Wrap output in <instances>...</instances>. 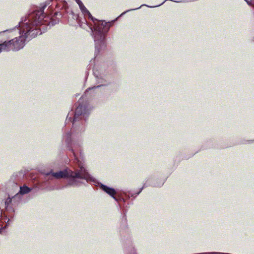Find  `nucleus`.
<instances>
[{
	"mask_svg": "<svg viewBox=\"0 0 254 254\" xmlns=\"http://www.w3.org/2000/svg\"><path fill=\"white\" fill-rule=\"evenodd\" d=\"M94 74L97 85L87 89L85 92L86 96H88L90 94V92H95L101 87L107 86L109 84V81L108 80L106 75L100 73L98 71L94 72Z\"/></svg>",
	"mask_w": 254,
	"mask_h": 254,
	"instance_id": "obj_5",
	"label": "nucleus"
},
{
	"mask_svg": "<svg viewBox=\"0 0 254 254\" xmlns=\"http://www.w3.org/2000/svg\"><path fill=\"white\" fill-rule=\"evenodd\" d=\"M99 187L102 190H103L104 191H105L109 195H110L115 200H117L116 196H115L116 194V191L114 188H110L102 184H99Z\"/></svg>",
	"mask_w": 254,
	"mask_h": 254,
	"instance_id": "obj_7",
	"label": "nucleus"
},
{
	"mask_svg": "<svg viewBox=\"0 0 254 254\" xmlns=\"http://www.w3.org/2000/svg\"><path fill=\"white\" fill-rule=\"evenodd\" d=\"M3 230L2 228H0V233L1 232L2 230Z\"/></svg>",
	"mask_w": 254,
	"mask_h": 254,
	"instance_id": "obj_19",
	"label": "nucleus"
},
{
	"mask_svg": "<svg viewBox=\"0 0 254 254\" xmlns=\"http://www.w3.org/2000/svg\"><path fill=\"white\" fill-rule=\"evenodd\" d=\"M77 4H78L80 8H81L82 7H83V6H84L81 1H80V2H78V3H77Z\"/></svg>",
	"mask_w": 254,
	"mask_h": 254,
	"instance_id": "obj_15",
	"label": "nucleus"
},
{
	"mask_svg": "<svg viewBox=\"0 0 254 254\" xmlns=\"http://www.w3.org/2000/svg\"><path fill=\"white\" fill-rule=\"evenodd\" d=\"M247 3H248V5H251V6H254V0H251L250 1L248 0H245Z\"/></svg>",
	"mask_w": 254,
	"mask_h": 254,
	"instance_id": "obj_12",
	"label": "nucleus"
},
{
	"mask_svg": "<svg viewBox=\"0 0 254 254\" xmlns=\"http://www.w3.org/2000/svg\"><path fill=\"white\" fill-rule=\"evenodd\" d=\"M77 4H78L80 8H81L82 7H83V6H84L81 1H80V2H78V3H77Z\"/></svg>",
	"mask_w": 254,
	"mask_h": 254,
	"instance_id": "obj_14",
	"label": "nucleus"
},
{
	"mask_svg": "<svg viewBox=\"0 0 254 254\" xmlns=\"http://www.w3.org/2000/svg\"><path fill=\"white\" fill-rule=\"evenodd\" d=\"M52 176L56 179L68 178L69 180L66 186L78 187L82 182L81 180H86V182L94 181V179L91 177L86 169L82 166H79L74 171L68 168L56 172L52 170L45 173L46 176Z\"/></svg>",
	"mask_w": 254,
	"mask_h": 254,
	"instance_id": "obj_2",
	"label": "nucleus"
},
{
	"mask_svg": "<svg viewBox=\"0 0 254 254\" xmlns=\"http://www.w3.org/2000/svg\"><path fill=\"white\" fill-rule=\"evenodd\" d=\"M11 198L10 197L7 198L5 202V205L7 206L10 203H11Z\"/></svg>",
	"mask_w": 254,
	"mask_h": 254,
	"instance_id": "obj_13",
	"label": "nucleus"
},
{
	"mask_svg": "<svg viewBox=\"0 0 254 254\" xmlns=\"http://www.w3.org/2000/svg\"><path fill=\"white\" fill-rule=\"evenodd\" d=\"M6 220H7V222H6V226H7L9 224V222L10 221V220L9 219H6Z\"/></svg>",
	"mask_w": 254,
	"mask_h": 254,
	"instance_id": "obj_16",
	"label": "nucleus"
},
{
	"mask_svg": "<svg viewBox=\"0 0 254 254\" xmlns=\"http://www.w3.org/2000/svg\"><path fill=\"white\" fill-rule=\"evenodd\" d=\"M84 15L88 16L94 23V26H89L91 30L95 42V54L97 56L99 53L105 49L106 47L105 36L110 29V25L106 22L98 21L93 17L88 10L83 6L80 8Z\"/></svg>",
	"mask_w": 254,
	"mask_h": 254,
	"instance_id": "obj_3",
	"label": "nucleus"
},
{
	"mask_svg": "<svg viewBox=\"0 0 254 254\" xmlns=\"http://www.w3.org/2000/svg\"><path fill=\"white\" fill-rule=\"evenodd\" d=\"M5 44L4 42L0 43V53L1 52H8L6 49H4L3 46H4Z\"/></svg>",
	"mask_w": 254,
	"mask_h": 254,
	"instance_id": "obj_10",
	"label": "nucleus"
},
{
	"mask_svg": "<svg viewBox=\"0 0 254 254\" xmlns=\"http://www.w3.org/2000/svg\"><path fill=\"white\" fill-rule=\"evenodd\" d=\"M64 139L65 141L66 145L68 149L71 151L74 155L75 159L77 160L76 155L75 154V149L80 146L78 143L73 142L71 137V133L70 131H67L64 136Z\"/></svg>",
	"mask_w": 254,
	"mask_h": 254,
	"instance_id": "obj_6",
	"label": "nucleus"
},
{
	"mask_svg": "<svg viewBox=\"0 0 254 254\" xmlns=\"http://www.w3.org/2000/svg\"><path fill=\"white\" fill-rule=\"evenodd\" d=\"M77 3H78V2H80V0H75Z\"/></svg>",
	"mask_w": 254,
	"mask_h": 254,
	"instance_id": "obj_18",
	"label": "nucleus"
},
{
	"mask_svg": "<svg viewBox=\"0 0 254 254\" xmlns=\"http://www.w3.org/2000/svg\"><path fill=\"white\" fill-rule=\"evenodd\" d=\"M30 191L31 189L29 188L26 186H23L22 187H20L18 193L21 194H25L29 192Z\"/></svg>",
	"mask_w": 254,
	"mask_h": 254,
	"instance_id": "obj_8",
	"label": "nucleus"
},
{
	"mask_svg": "<svg viewBox=\"0 0 254 254\" xmlns=\"http://www.w3.org/2000/svg\"><path fill=\"white\" fill-rule=\"evenodd\" d=\"M116 199L117 200H115L117 202L123 201L124 203H125L126 202V199L125 198H124L123 197H122V196H119L118 197L116 196Z\"/></svg>",
	"mask_w": 254,
	"mask_h": 254,
	"instance_id": "obj_11",
	"label": "nucleus"
},
{
	"mask_svg": "<svg viewBox=\"0 0 254 254\" xmlns=\"http://www.w3.org/2000/svg\"><path fill=\"white\" fill-rule=\"evenodd\" d=\"M89 114V110L86 103L81 104L79 103V105L76 108L74 115L73 119L72 118V113H69L66 117L65 122L66 123L71 122L72 125L74 127L79 126L81 122V127H80V130H83V121H85Z\"/></svg>",
	"mask_w": 254,
	"mask_h": 254,
	"instance_id": "obj_4",
	"label": "nucleus"
},
{
	"mask_svg": "<svg viewBox=\"0 0 254 254\" xmlns=\"http://www.w3.org/2000/svg\"><path fill=\"white\" fill-rule=\"evenodd\" d=\"M252 141L254 142V140H252Z\"/></svg>",
	"mask_w": 254,
	"mask_h": 254,
	"instance_id": "obj_20",
	"label": "nucleus"
},
{
	"mask_svg": "<svg viewBox=\"0 0 254 254\" xmlns=\"http://www.w3.org/2000/svg\"><path fill=\"white\" fill-rule=\"evenodd\" d=\"M3 33V32H0V34H1V33Z\"/></svg>",
	"mask_w": 254,
	"mask_h": 254,
	"instance_id": "obj_21",
	"label": "nucleus"
},
{
	"mask_svg": "<svg viewBox=\"0 0 254 254\" xmlns=\"http://www.w3.org/2000/svg\"><path fill=\"white\" fill-rule=\"evenodd\" d=\"M143 190V188H141L137 192H135L134 193H129V194L127 195L126 193H125V194L126 196H127V197L128 198H129L130 197H132L133 196L134 194H135V195H138L142 190Z\"/></svg>",
	"mask_w": 254,
	"mask_h": 254,
	"instance_id": "obj_9",
	"label": "nucleus"
},
{
	"mask_svg": "<svg viewBox=\"0 0 254 254\" xmlns=\"http://www.w3.org/2000/svg\"><path fill=\"white\" fill-rule=\"evenodd\" d=\"M44 17L43 11L36 10L30 13L27 16L22 18L19 22L18 27H15L13 29L3 31L2 32H13L15 35H19L18 37L4 41V49H6L8 52H17L23 49L27 41L42 33L39 27L44 24Z\"/></svg>",
	"mask_w": 254,
	"mask_h": 254,
	"instance_id": "obj_1",
	"label": "nucleus"
},
{
	"mask_svg": "<svg viewBox=\"0 0 254 254\" xmlns=\"http://www.w3.org/2000/svg\"><path fill=\"white\" fill-rule=\"evenodd\" d=\"M66 5H67V3L66 2H65V4L64 5V6L65 7V9L67 7Z\"/></svg>",
	"mask_w": 254,
	"mask_h": 254,
	"instance_id": "obj_17",
	"label": "nucleus"
}]
</instances>
